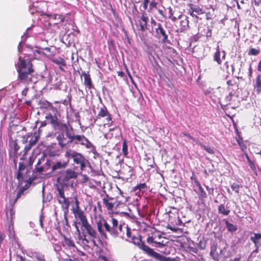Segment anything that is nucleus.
<instances>
[{
    "label": "nucleus",
    "instance_id": "obj_63",
    "mask_svg": "<svg viewBox=\"0 0 261 261\" xmlns=\"http://www.w3.org/2000/svg\"><path fill=\"white\" fill-rule=\"evenodd\" d=\"M18 257H19L20 261H24V259L21 256H19Z\"/></svg>",
    "mask_w": 261,
    "mask_h": 261
},
{
    "label": "nucleus",
    "instance_id": "obj_52",
    "mask_svg": "<svg viewBox=\"0 0 261 261\" xmlns=\"http://www.w3.org/2000/svg\"><path fill=\"white\" fill-rule=\"evenodd\" d=\"M252 67L251 65L250 64L249 67V76L251 77L252 76Z\"/></svg>",
    "mask_w": 261,
    "mask_h": 261
},
{
    "label": "nucleus",
    "instance_id": "obj_28",
    "mask_svg": "<svg viewBox=\"0 0 261 261\" xmlns=\"http://www.w3.org/2000/svg\"><path fill=\"white\" fill-rule=\"evenodd\" d=\"M66 165L67 163L65 162L61 163L58 162L52 167V171H54L58 169L64 168Z\"/></svg>",
    "mask_w": 261,
    "mask_h": 261
},
{
    "label": "nucleus",
    "instance_id": "obj_16",
    "mask_svg": "<svg viewBox=\"0 0 261 261\" xmlns=\"http://www.w3.org/2000/svg\"><path fill=\"white\" fill-rule=\"evenodd\" d=\"M148 20V18L146 15L144 13H142L140 17V20H139L140 30L144 31L147 29Z\"/></svg>",
    "mask_w": 261,
    "mask_h": 261
},
{
    "label": "nucleus",
    "instance_id": "obj_61",
    "mask_svg": "<svg viewBox=\"0 0 261 261\" xmlns=\"http://www.w3.org/2000/svg\"><path fill=\"white\" fill-rule=\"evenodd\" d=\"M215 250H216V247L214 249H213V248H212L211 251L210 252V254L212 255L213 253V251H215Z\"/></svg>",
    "mask_w": 261,
    "mask_h": 261
},
{
    "label": "nucleus",
    "instance_id": "obj_13",
    "mask_svg": "<svg viewBox=\"0 0 261 261\" xmlns=\"http://www.w3.org/2000/svg\"><path fill=\"white\" fill-rule=\"evenodd\" d=\"M113 200V198L112 197H109L108 196L102 199L103 204L107 208V210L109 212H112L113 211V208L116 204L115 202L111 201V200Z\"/></svg>",
    "mask_w": 261,
    "mask_h": 261
},
{
    "label": "nucleus",
    "instance_id": "obj_4",
    "mask_svg": "<svg viewBox=\"0 0 261 261\" xmlns=\"http://www.w3.org/2000/svg\"><path fill=\"white\" fill-rule=\"evenodd\" d=\"M111 121V116L108 113L106 107L103 106L100 108L98 115L94 119V123H96L99 126H101V125L109 124Z\"/></svg>",
    "mask_w": 261,
    "mask_h": 261
},
{
    "label": "nucleus",
    "instance_id": "obj_50",
    "mask_svg": "<svg viewBox=\"0 0 261 261\" xmlns=\"http://www.w3.org/2000/svg\"><path fill=\"white\" fill-rule=\"evenodd\" d=\"M206 190L208 191L210 194H213L214 189L213 188H210L208 186H206Z\"/></svg>",
    "mask_w": 261,
    "mask_h": 261
},
{
    "label": "nucleus",
    "instance_id": "obj_18",
    "mask_svg": "<svg viewBox=\"0 0 261 261\" xmlns=\"http://www.w3.org/2000/svg\"><path fill=\"white\" fill-rule=\"evenodd\" d=\"M250 240L254 243L256 249L261 246L260 233H255L253 236L251 237Z\"/></svg>",
    "mask_w": 261,
    "mask_h": 261
},
{
    "label": "nucleus",
    "instance_id": "obj_58",
    "mask_svg": "<svg viewBox=\"0 0 261 261\" xmlns=\"http://www.w3.org/2000/svg\"><path fill=\"white\" fill-rule=\"evenodd\" d=\"M46 124H47V123L46 122V120L44 122H41V126H44L46 125Z\"/></svg>",
    "mask_w": 261,
    "mask_h": 261
},
{
    "label": "nucleus",
    "instance_id": "obj_3",
    "mask_svg": "<svg viewBox=\"0 0 261 261\" xmlns=\"http://www.w3.org/2000/svg\"><path fill=\"white\" fill-rule=\"evenodd\" d=\"M40 137V131H35L33 134L28 133L27 135L23 136L22 142L23 144L27 143L28 139L31 138L28 145L24 147V153H27L33 146H35Z\"/></svg>",
    "mask_w": 261,
    "mask_h": 261
},
{
    "label": "nucleus",
    "instance_id": "obj_21",
    "mask_svg": "<svg viewBox=\"0 0 261 261\" xmlns=\"http://www.w3.org/2000/svg\"><path fill=\"white\" fill-rule=\"evenodd\" d=\"M156 32L158 35H161L163 38L162 41L165 42L167 40L168 36L166 35L165 31L164 29L162 27V25L160 23L158 24V27L156 29Z\"/></svg>",
    "mask_w": 261,
    "mask_h": 261
},
{
    "label": "nucleus",
    "instance_id": "obj_43",
    "mask_svg": "<svg viewBox=\"0 0 261 261\" xmlns=\"http://www.w3.org/2000/svg\"><path fill=\"white\" fill-rule=\"evenodd\" d=\"M43 219H44L43 216L42 215H41L40 217V219H39V223H40V225L41 227V228L43 227Z\"/></svg>",
    "mask_w": 261,
    "mask_h": 261
},
{
    "label": "nucleus",
    "instance_id": "obj_54",
    "mask_svg": "<svg viewBox=\"0 0 261 261\" xmlns=\"http://www.w3.org/2000/svg\"><path fill=\"white\" fill-rule=\"evenodd\" d=\"M199 190L200 191H201V193H204V196L206 197V193L204 192L203 191V189H202V188L201 187V186H199Z\"/></svg>",
    "mask_w": 261,
    "mask_h": 261
},
{
    "label": "nucleus",
    "instance_id": "obj_5",
    "mask_svg": "<svg viewBox=\"0 0 261 261\" xmlns=\"http://www.w3.org/2000/svg\"><path fill=\"white\" fill-rule=\"evenodd\" d=\"M57 197L58 202L62 205V207L64 210V213L66 214L68 211L69 202L67 198L65 196L64 191L63 187L57 186Z\"/></svg>",
    "mask_w": 261,
    "mask_h": 261
},
{
    "label": "nucleus",
    "instance_id": "obj_45",
    "mask_svg": "<svg viewBox=\"0 0 261 261\" xmlns=\"http://www.w3.org/2000/svg\"><path fill=\"white\" fill-rule=\"evenodd\" d=\"M82 241L83 242H85L86 243H84L87 245L90 243V241L86 238L85 236H84V238L82 239Z\"/></svg>",
    "mask_w": 261,
    "mask_h": 261
},
{
    "label": "nucleus",
    "instance_id": "obj_59",
    "mask_svg": "<svg viewBox=\"0 0 261 261\" xmlns=\"http://www.w3.org/2000/svg\"><path fill=\"white\" fill-rule=\"evenodd\" d=\"M222 53L223 54L222 58V59H225L226 53H225V52L224 51H222Z\"/></svg>",
    "mask_w": 261,
    "mask_h": 261
},
{
    "label": "nucleus",
    "instance_id": "obj_15",
    "mask_svg": "<svg viewBox=\"0 0 261 261\" xmlns=\"http://www.w3.org/2000/svg\"><path fill=\"white\" fill-rule=\"evenodd\" d=\"M57 139L58 141L59 144L62 147H63L66 145L71 143L70 141H68V139L66 137L64 133L59 134L57 136Z\"/></svg>",
    "mask_w": 261,
    "mask_h": 261
},
{
    "label": "nucleus",
    "instance_id": "obj_46",
    "mask_svg": "<svg viewBox=\"0 0 261 261\" xmlns=\"http://www.w3.org/2000/svg\"><path fill=\"white\" fill-rule=\"evenodd\" d=\"M13 145H14V150L15 152H17L19 150V147L17 144V143L16 142L14 143Z\"/></svg>",
    "mask_w": 261,
    "mask_h": 261
},
{
    "label": "nucleus",
    "instance_id": "obj_51",
    "mask_svg": "<svg viewBox=\"0 0 261 261\" xmlns=\"http://www.w3.org/2000/svg\"><path fill=\"white\" fill-rule=\"evenodd\" d=\"M176 224L177 225H181L182 224V222L181 220L179 219V217L177 218V222H176Z\"/></svg>",
    "mask_w": 261,
    "mask_h": 261
},
{
    "label": "nucleus",
    "instance_id": "obj_42",
    "mask_svg": "<svg viewBox=\"0 0 261 261\" xmlns=\"http://www.w3.org/2000/svg\"><path fill=\"white\" fill-rule=\"evenodd\" d=\"M154 241H154V238L152 237H148L147 239V243H148L149 244H151V243L154 244Z\"/></svg>",
    "mask_w": 261,
    "mask_h": 261
},
{
    "label": "nucleus",
    "instance_id": "obj_26",
    "mask_svg": "<svg viewBox=\"0 0 261 261\" xmlns=\"http://www.w3.org/2000/svg\"><path fill=\"white\" fill-rule=\"evenodd\" d=\"M221 57V51L219 47L218 46L216 48V51L214 55V60L216 61L218 64H220L222 62Z\"/></svg>",
    "mask_w": 261,
    "mask_h": 261
},
{
    "label": "nucleus",
    "instance_id": "obj_8",
    "mask_svg": "<svg viewBox=\"0 0 261 261\" xmlns=\"http://www.w3.org/2000/svg\"><path fill=\"white\" fill-rule=\"evenodd\" d=\"M136 245H137L141 249L144 250L145 252L147 253L148 254L150 255L151 256L160 259H162V258L164 257L161 255L160 254L154 252L152 249L150 248L149 247L146 246L143 242L141 241L140 239H137V244Z\"/></svg>",
    "mask_w": 261,
    "mask_h": 261
},
{
    "label": "nucleus",
    "instance_id": "obj_27",
    "mask_svg": "<svg viewBox=\"0 0 261 261\" xmlns=\"http://www.w3.org/2000/svg\"><path fill=\"white\" fill-rule=\"evenodd\" d=\"M225 222L228 231L234 232L237 230V226L236 225L229 223L226 220H225Z\"/></svg>",
    "mask_w": 261,
    "mask_h": 261
},
{
    "label": "nucleus",
    "instance_id": "obj_47",
    "mask_svg": "<svg viewBox=\"0 0 261 261\" xmlns=\"http://www.w3.org/2000/svg\"><path fill=\"white\" fill-rule=\"evenodd\" d=\"M37 259L38 261H45L44 258V257L42 255L37 256Z\"/></svg>",
    "mask_w": 261,
    "mask_h": 261
},
{
    "label": "nucleus",
    "instance_id": "obj_14",
    "mask_svg": "<svg viewBox=\"0 0 261 261\" xmlns=\"http://www.w3.org/2000/svg\"><path fill=\"white\" fill-rule=\"evenodd\" d=\"M87 231V233L93 238H96L97 233L95 230L88 222L82 226Z\"/></svg>",
    "mask_w": 261,
    "mask_h": 261
},
{
    "label": "nucleus",
    "instance_id": "obj_29",
    "mask_svg": "<svg viewBox=\"0 0 261 261\" xmlns=\"http://www.w3.org/2000/svg\"><path fill=\"white\" fill-rule=\"evenodd\" d=\"M63 246L68 247H75L73 241L68 238H65L63 242Z\"/></svg>",
    "mask_w": 261,
    "mask_h": 261
},
{
    "label": "nucleus",
    "instance_id": "obj_55",
    "mask_svg": "<svg viewBox=\"0 0 261 261\" xmlns=\"http://www.w3.org/2000/svg\"><path fill=\"white\" fill-rule=\"evenodd\" d=\"M184 135H185V136H187V137H188V138H189V139H191V140H193V141H195V139L194 138H193L192 136H191L190 135H187V134H184Z\"/></svg>",
    "mask_w": 261,
    "mask_h": 261
},
{
    "label": "nucleus",
    "instance_id": "obj_10",
    "mask_svg": "<svg viewBox=\"0 0 261 261\" xmlns=\"http://www.w3.org/2000/svg\"><path fill=\"white\" fill-rule=\"evenodd\" d=\"M15 212L13 208H10L8 211L6 212L7 221L8 224V229L10 231L13 229V219L15 218Z\"/></svg>",
    "mask_w": 261,
    "mask_h": 261
},
{
    "label": "nucleus",
    "instance_id": "obj_17",
    "mask_svg": "<svg viewBox=\"0 0 261 261\" xmlns=\"http://www.w3.org/2000/svg\"><path fill=\"white\" fill-rule=\"evenodd\" d=\"M82 75L84 78V85L89 89H91L93 88L92 81L89 74L86 73L85 71L82 72Z\"/></svg>",
    "mask_w": 261,
    "mask_h": 261
},
{
    "label": "nucleus",
    "instance_id": "obj_11",
    "mask_svg": "<svg viewBox=\"0 0 261 261\" xmlns=\"http://www.w3.org/2000/svg\"><path fill=\"white\" fill-rule=\"evenodd\" d=\"M77 176V173L72 170H67L61 177V179L66 182L70 179L75 178Z\"/></svg>",
    "mask_w": 261,
    "mask_h": 261
},
{
    "label": "nucleus",
    "instance_id": "obj_53",
    "mask_svg": "<svg viewBox=\"0 0 261 261\" xmlns=\"http://www.w3.org/2000/svg\"><path fill=\"white\" fill-rule=\"evenodd\" d=\"M247 160H248L249 163L250 164L251 167L252 168V166L253 165V163L251 162V161L250 160V159L249 158V157L248 156H247Z\"/></svg>",
    "mask_w": 261,
    "mask_h": 261
},
{
    "label": "nucleus",
    "instance_id": "obj_33",
    "mask_svg": "<svg viewBox=\"0 0 261 261\" xmlns=\"http://www.w3.org/2000/svg\"><path fill=\"white\" fill-rule=\"evenodd\" d=\"M53 62L58 65L65 66L66 63L65 60L63 58L54 59Z\"/></svg>",
    "mask_w": 261,
    "mask_h": 261
},
{
    "label": "nucleus",
    "instance_id": "obj_23",
    "mask_svg": "<svg viewBox=\"0 0 261 261\" xmlns=\"http://www.w3.org/2000/svg\"><path fill=\"white\" fill-rule=\"evenodd\" d=\"M125 228L126 230V236H127V238L126 239V240L129 241L130 242H133L134 244H137V239H139L136 238L134 236H133V237L132 236L130 230L128 228L127 226H126Z\"/></svg>",
    "mask_w": 261,
    "mask_h": 261
},
{
    "label": "nucleus",
    "instance_id": "obj_48",
    "mask_svg": "<svg viewBox=\"0 0 261 261\" xmlns=\"http://www.w3.org/2000/svg\"><path fill=\"white\" fill-rule=\"evenodd\" d=\"M17 178L18 180H20L22 179V174L20 172L17 173Z\"/></svg>",
    "mask_w": 261,
    "mask_h": 261
},
{
    "label": "nucleus",
    "instance_id": "obj_36",
    "mask_svg": "<svg viewBox=\"0 0 261 261\" xmlns=\"http://www.w3.org/2000/svg\"><path fill=\"white\" fill-rule=\"evenodd\" d=\"M193 12H196L197 14H202L203 13V11L201 8L199 7H195L192 9Z\"/></svg>",
    "mask_w": 261,
    "mask_h": 261
},
{
    "label": "nucleus",
    "instance_id": "obj_64",
    "mask_svg": "<svg viewBox=\"0 0 261 261\" xmlns=\"http://www.w3.org/2000/svg\"><path fill=\"white\" fill-rule=\"evenodd\" d=\"M150 5H151V6L154 7L155 6V3H151L150 4Z\"/></svg>",
    "mask_w": 261,
    "mask_h": 261
},
{
    "label": "nucleus",
    "instance_id": "obj_19",
    "mask_svg": "<svg viewBox=\"0 0 261 261\" xmlns=\"http://www.w3.org/2000/svg\"><path fill=\"white\" fill-rule=\"evenodd\" d=\"M103 220H106L104 219L103 218H100L99 221H97L96 224H97L98 230L99 232L100 233V234L102 236H103L105 238H107V234H106L104 229L102 228V227L103 226V223H104L103 222Z\"/></svg>",
    "mask_w": 261,
    "mask_h": 261
},
{
    "label": "nucleus",
    "instance_id": "obj_56",
    "mask_svg": "<svg viewBox=\"0 0 261 261\" xmlns=\"http://www.w3.org/2000/svg\"><path fill=\"white\" fill-rule=\"evenodd\" d=\"M116 204H115V206L116 207H117L119 206L120 204H121V202L120 201H116V202H115Z\"/></svg>",
    "mask_w": 261,
    "mask_h": 261
},
{
    "label": "nucleus",
    "instance_id": "obj_40",
    "mask_svg": "<svg viewBox=\"0 0 261 261\" xmlns=\"http://www.w3.org/2000/svg\"><path fill=\"white\" fill-rule=\"evenodd\" d=\"M167 228L168 229H170V230H171L173 232H177V231L178 230V228H176V227H172L171 225H168L167 226Z\"/></svg>",
    "mask_w": 261,
    "mask_h": 261
},
{
    "label": "nucleus",
    "instance_id": "obj_31",
    "mask_svg": "<svg viewBox=\"0 0 261 261\" xmlns=\"http://www.w3.org/2000/svg\"><path fill=\"white\" fill-rule=\"evenodd\" d=\"M28 37V36L27 35V33H24L23 35L22 36L21 41L19 42V45L18 46V50L19 52L21 51L22 45L24 43V42Z\"/></svg>",
    "mask_w": 261,
    "mask_h": 261
},
{
    "label": "nucleus",
    "instance_id": "obj_57",
    "mask_svg": "<svg viewBox=\"0 0 261 261\" xmlns=\"http://www.w3.org/2000/svg\"><path fill=\"white\" fill-rule=\"evenodd\" d=\"M236 3H237V8L239 9H241V6L240 5H239V0H234Z\"/></svg>",
    "mask_w": 261,
    "mask_h": 261
},
{
    "label": "nucleus",
    "instance_id": "obj_2",
    "mask_svg": "<svg viewBox=\"0 0 261 261\" xmlns=\"http://www.w3.org/2000/svg\"><path fill=\"white\" fill-rule=\"evenodd\" d=\"M103 227L108 232L113 238L120 237L124 238L123 234H122V224H119L117 219L112 218L110 220L112 225H110L106 220H103Z\"/></svg>",
    "mask_w": 261,
    "mask_h": 261
},
{
    "label": "nucleus",
    "instance_id": "obj_24",
    "mask_svg": "<svg viewBox=\"0 0 261 261\" xmlns=\"http://www.w3.org/2000/svg\"><path fill=\"white\" fill-rule=\"evenodd\" d=\"M218 213L223 215L227 216L229 214L230 210L229 207H226L224 204H221L218 206Z\"/></svg>",
    "mask_w": 261,
    "mask_h": 261
},
{
    "label": "nucleus",
    "instance_id": "obj_30",
    "mask_svg": "<svg viewBox=\"0 0 261 261\" xmlns=\"http://www.w3.org/2000/svg\"><path fill=\"white\" fill-rule=\"evenodd\" d=\"M122 151L123 155L125 157L127 156L128 154V146L126 140H124L122 143Z\"/></svg>",
    "mask_w": 261,
    "mask_h": 261
},
{
    "label": "nucleus",
    "instance_id": "obj_7",
    "mask_svg": "<svg viewBox=\"0 0 261 261\" xmlns=\"http://www.w3.org/2000/svg\"><path fill=\"white\" fill-rule=\"evenodd\" d=\"M72 143L85 146L87 148L90 149L91 150L95 149L93 144L84 135H75L74 141Z\"/></svg>",
    "mask_w": 261,
    "mask_h": 261
},
{
    "label": "nucleus",
    "instance_id": "obj_6",
    "mask_svg": "<svg viewBox=\"0 0 261 261\" xmlns=\"http://www.w3.org/2000/svg\"><path fill=\"white\" fill-rule=\"evenodd\" d=\"M66 156L73 159L74 163L80 165L81 169L83 170L85 167L86 160L81 154L73 151H67Z\"/></svg>",
    "mask_w": 261,
    "mask_h": 261
},
{
    "label": "nucleus",
    "instance_id": "obj_41",
    "mask_svg": "<svg viewBox=\"0 0 261 261\" xmlns=\"http://www.w3.org/2000/svg\"><path fill=\"white\" fill-rule=\"evenodd\" d=\"M25 166L23 163H19L18 169L19 171L24 170L25 169Z\"/></svg>",
    "mask_w": 261,
    "mask_h": 261
},
{
    "label": "nucleus",
    "instance_id": "obj_49",
    "mask_svg": "<svg viewBox=\"0 0 261 261\" xmlns=\"http://www.w3.org/2000/svg\"><path fill=\"white\" fill-rule=\"evenodd\" d=\"M195 142V143L199 145L201 147H202V148L204 147V146H205L204 145H203L202 143H201V142H200L199 141L195 140V141H194Z\"/></svg>",
    "mask_w": 261,
    "mask_h": 261
},
{
    "label": "nucleus",
    "instance_id": "obj_25",
    "mask_svg": "<svg viewBox=\"0 0 261 261\" xmlns=\"http://www.w3.org/2000/svg\"><path fill=\"white\" fill-rule=\"evenodd\" d=\"M50 18L55 20V23L57 24L62 23L65 19L64 16L58 14L51 16Z\"/></svg>",
    "mask_w": 261,
    "mask_h": 261
},
{
    "label": "nucleus",
    "instance_id": "obj_1",
    "mask_svg": "<svg viewBox=\"0 0 261 261\" xmlns=\"http://www.w3.org/2000/svg\"><path fill=\"white\" fill-rule=\"evenodd\" d=\"M17 70L19 79L23 82L30 80L31 79L32 73L34 71L31 62L22 60L21 57L19 58Z\"/></svg>",
    "mask_w": 261,
    "mask_h": 261
},
{
    "label": "nucleus",
    "instance_id": "obj_12",
    "mask_svg": "<svg viewBox=\"0 0 261 261\" xmlns=\"http://www.w3.org/2000/svg\"><path fill=\"white\" fill-rule=\"evenodd\" d=\"M46 121L48 124H50L51 125L56 128L59 126V123L58 121V118L56 116L52 115L51 114H47L45 117Z\"/></svg>",
    "mask_w": 261,
    "mask_h": 261
},
{
    "label": "nucleus",
    "instance_id": "obj_22",
    "mask_svg": "<svg viewBox=\"0 0 261 261\" xmlns=\"http://www.w3.org/2000/svg\"><path fill=\"white\" fill-rule=\"evenodd\" d=\"M254 88L257 94L261 93V75L258 74L255 80Z\"/></svg>",
    "mask_w": 261,
    "mask_h": 261
},
{
    "label": "nucleus",
    "instance_id": "obj_9",
    "mask_svg": "<svg viewBox=\"0 0 261 261\" xmlns=\"http://www.w3.org/2000/svg\"><path fill=\"white\" fill-rule=\"evenodd\" d=\"M75 206L73 207V213L76 219H79V220H80L82 226L87 222H88V221L86 216L84 215L83 211L81 210V208H80V206L79 205V201L76 199H75Z\"/></svg>",
    "mask_w": 261,
    "mask_h": 261
},
{
    "label": "nucleus",
    "instance_id": "obj_60",
    "mask_svg": "<svg viewBox=\"0 0 261 261\" xmlns=\"http://www.w3.org/2000/svg\"><path fill=\"white\" fill-rule=\"evenodd\" d=\"M101 259H102V260H103V261H108V259H107V257H105V256H102V257H101Z\"/></svg>",
    "mask_w": 261,
    "mask_h": 261
},
{
    "label": "nucleus",
    "instance_id": "obj_34",
    "mask_svg": "<svg viewBox=\"0 0 261 261\" xmlns=\"http://www.w3.org/2000/svg\"><path fill=\"white\" fill-rule=\"evenodd\" d=\"M240 186L239 184L236 183H233L231 185V188L236 193H239Z\"/></svg>",
    "mask_w": 261,
    "mask_h": 261
},
{
    "label": "nucleus",
    "instance_id": "obj_39",
    "mask_svg": "<svg viewBox=\"0 0 261 261\" xmlns=\"http://www.w3.org/2000/svg\"><path fill=\"white\" fill-rule=\"evenodd\" d=\"M36 169L37 172L39 173H41L43 171H44V166H41L39 167H36Z\"/></svg>",
    "mask_w": 261,
    "mask_h": 261
},
{
    "label": "nucleus",
    "instance_id": "obj_37",
    "mask_svg": "<svg viewBox=\"0 0 261 261\" xmlns=\"http://www.w3.org/2000/svg\"><path fill=\"white\" fill-rule=\"evenodd\" d=\"M203 148L205 150H206L208 153H209L210 154H214V150L212 148H211V147H208V146H206L205 145Z\"/></svg>",
    "mask_w": 261,
    "mask_h": 261
},
{
    "label": "nucleus",
    "instance_id": "obj_62",
    "mask_svg": "<svg viewBox=\"0 0 261 261\" xmlns=\"http://www.w3.org/2000/svg\"><path fill=\"white\" fill-rule=\"evenodd\" d=\"M231 261H240V258H234Z\"/></svg>",
    "mask_w": 261,
    "mask_h": 261
},
{
    "label": "nucleus",
    "instance_id": "obj_38",
    "mask_svg": "<svg viewBox=\"0 0 261 261\" xmlns=\"http://www.w3.org/2000/svg\"><path fill=\"white\" fill-rule=\"evenodd\" d=\"M154 246L156 247H162L164 246L163 242L154 241Z\"/></svg>",
    "mask_w": 261,
    "mask_h": 261
},
{
    "label": "nucleus",
    "instance_id": "obj_44",
    "mask_svg": "<svg viewBox=\"0 0 261 261\" xmlns=\"http://www.w3.org/2000/svg\"><path fill=\"white\" fill-rule=\"evenodd\" d=\"M149 2V0H144L143 7L144 9H147Z\"/></svg>",
    "mask_w": 261,
    "mask_h": 261
},
{
    "label": "nucleus",
    "instance_id": "obj_35",
    "mask_svg": "<svg viewBox=\"0 0 261 261\" xmlns=\"http://www.w3.org/2000/svg\"><path fill=\"white\" fill-rule=\"evenodd\" d=\"M259 53V50L258 49H256L255 48H251L249 50L248 54L249 55H254L256 56L258 55Z\"/></svg>",
    "mask_w": 261,
    "mask_h": 261
},
{
    "label": "nucleus",
    "instance_id": "obj_32",
    "mask_svg": "<svg viewBox=\"0 0 261 261\" xmlns=\"http://www.w3.org/2000/svg\"><path fill=\"white\" fill-rule=\"evenodd\" d=\"M146 184L143 183V184H140L139 185H138L137 186H136L135 188H134V190L135 191H137V190H139L140 191H144L146 189Z\"/></svg>",
    "mask_w": 261,
    "mask_h": 261
},
{
    "label": "nucleus",
    "instance_id": "obj_20",
    "mask_svg": "<svg viewBox=\"0 0 261 261\" xmlns=\"http://www.w3.org/2000/svg\"><path fill=\"white\" fill-rule=\"evenodd\" d=\"M64 135L68 139V141H70L72 143L74 141V139L75 135L74 134L72 129H69L68 127L66 128Z\"/></svg>",
    "mask_w": 261,
    "mask_h": 261
}]
</instances>
